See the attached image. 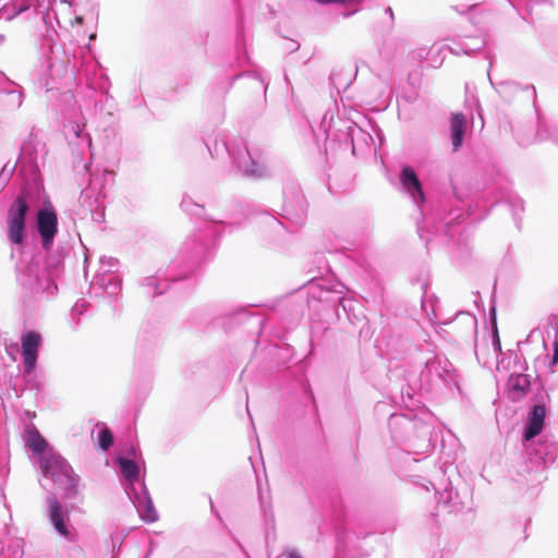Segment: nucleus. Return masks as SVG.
<instances>
[{
    "label": "nucleus",
    "mask_w": 558,
    "mask_h": 558,
    "mask_svg": "<svg viewBox=\"0 0 558 558\" xmlns=\"http://www.w3.org/2000/svg\"><path fill=\"white\" fill-rule=\"evenodd\" d=\"M221 228L220 221H206L204 227L189 238L184 244L185 256L180 262H174L165 276L157 272L154 276L145 277L142 287L148 296L163 294L169 288L170 281L186 278L203 262L209 258L216 247L217 239Z\"/></svg>",
    "instance_id": "nucleus-1"
},
{
    "label": "nucleus",
    "mask_w": 558,
    "mask_h": 558,
    "mask_svg": "<svg viewBox=\"0 0 558 558\" xmlns=\"http://www.w3.org/2000/svg\"><path fill=\"white\" fill-rule=\"evenodd\" d=\"M61 271L60 259L43 260L40 256L23 253L16 264V280L24 298L29 301L49 299L58 291L56 280Z\"/></svg>",
    "instance_id": "nucleus-2"
},
{
    "label": "nucleus",
    "mask_w": 558,
    "mask_h": 558,
    "mask_svg": "<svg viewBox=\"0 0 558 558\" xmlns=\"http://www.w3.org/2000/svg\"><path fill=\"white\" fill-rule=\"evenodd\" d=\"M213 158H229L233 170L248 180H260L269 175L267 153L258 142H207Z\"/></svg>",
    "instance_id": "nucleus-3"
},
{
    "label": "nucleus",
    "mask_w": 558,
    "mask_h": 558,
    "mask_svg": "<svg viewBox=\"0 0 558 558\" xmlns=\"http://www.w3.org/2000/svg\"><path fill=\"white\" fill-rule=\"evenodd\" d=\"M388 425L393 439L403 442L409 453L426 454L434 448L433 426L415 415L393 413Z\"/></svg>",
    "instance_id": "nucleus-4"
},
{
    "label": "nucleus",
    "mask_w": 558,
    "mask_h": 558,
    "mask_svg": "<svg viewBox=\"0 0 558 558\" xmlns=\"http://www.w3.org/2000/svg\"><path fill=\"white\" fill-rule=\"evenodd\" d=\"M99 149H105L104 142H75V147L72 148L74 169L82 173L90 172L88 187L83 193L92 192L96 198L106 196V187L111 185L114 179L111 170L104 169L99 173L98 169H90L93 162L101 163L102 157L97 153Z\"/></svg>",
    "instance_id": "nucleus-5"
},
{
    "label": "nucleus",
    "mask_w": 558,
    "mask_h": 558,
    "mask_svg": "<svg viewBox=\"0 0 558 558\" xmlns=\"http://www.w3.org/2000/svg\"><path fill=\"white\" fill-rule=\"evenodd\" d=\"M118 464L125 481V493L136 508L141 518L153 523L158 519L150 495L144 482L140 481V468L135 461L119 457Z\"/></svg>",
    "instance_id": "nucleus-6"
},
{
    "label": "nucleus",
    "mask_w": 558,
    "mask_h": 558,
    "mask_svg": "<svg viewBox=\"0 0 558 558\" xmlns=\"http://www.w3.org/2000/svg\"><path fill=\"white\" fill-rule=\"evenodd\" d=\"M37 463L44 477L63 490L64 498L72 499L76 496L80 477L59 452L48 449Z\"/></svg>",
    "instance_id": "nucleus-7"
},
{
    "label": "nucleus",
    "mask_w": 558,
    "mask_h": 558,
    "mask_svg": "<svg viewBox=\"0 0 558 558\" xmlns=\"http://www.w3.org/2000/svg\"><path fill=\"white\" fill-rule=\"evenodd\" d=\"M420 380L422 388L433 390L441 386L451 388L457 386V378L452 364L445 356L435 355L425 362L421 371Z\"/></svg>",
    "instance_id": "nucleus-8"
},
{
    "label": "nucleus",
    "mask_w": 558,
    "mask_h": 558,
    "mask_svg": "<svg viewBox=\"0 0 558 558\" xmlns=\"http://www.w3.org/2000/svg\"><path fill=\"white\" fill-rule=\"evenodd\" d=\"M286 220L295 227H301L307 218V201L298 186H291L284 191L282 215Z\"/></svg>",
    "instance_id": "nucleus-9"
},
{
    "label": "nucleus",
    "mask_w": 558,
    "mask_h": 558,
    "mask_svg": "<svg viewBox=\"0 0 558 558\" xmlns=\"http://www.w3.org/2000/svg\"><path fill=\"white\" fill-rule=\"evenodd\" d=\"M28 205L23 197H17L8 211V238L15 245H22L25 240L26 215Z\"/></svg>",
    "instance_id": "nucleus-10"
},
{
    "label": "nucleus",
    "mask_w": 558,
    "mask_h": 558,
    "mask_svg": "<svg viewBox=\"0 0 558 558\" xmlns=\"http://www.w3.org/2000/svg\"><path fill=\"white\" fill-rule=\"evenodd\" d=\"M36 231L39 235L41 247L49 252L58 233V216L51 204H46L37 211Z\"/></svg>",
    "instance_id": "nucleus-11"
},
{
    "label": "nucleus",
    "mask_w": 558,
    "mask_h": 558,
    "mask_svg": "<svg viewBox=\"0 0 558 558\" xmlns=\"http://www.w3.org/2000/svg\"><path fill=\"white\" fill-rule=\"evenodd\" d=\"M101 270L97 272L92 284L104 290L109 296H117L121 291V278L113 268L118 260L113 257L100 258Z\"/></svg>",
    "instance_id": "nucleus-12"
},
{
    "label": "nucleus",
    "mask_w": 558,
    "mask_h": 558,
    "mask_svg": "<svg viewBox=\"0 0 558 558\" xmlns=\"http://www.w3.org/2000/svg\"><path fill=\"white\" fill-rule=\"evenodd\" d=\"M23 373L31 375L35 368L38 359V350L41 345V336L36 331H28L21 337Z\"/></svg>",
    "instance_id": "nucleus-13"
},
{
    "label": "nucleus",
    "mask_w": 558,
    "mask_h": 558,
    "mask_svg": "<svg viewBox=\"0 0 558 558\" xmlns=\"http://www.w3.org/2000/svg\"><path fill=\"white\" fill-rule=\"evenodd\" d=\"M49 519L56 531L64 538L72 541L73 535L69 530L66 522L69 521V512L64 510L54 494L47 497Z\"/></svg>",
    "instance_id": "nucleus-14"
},
{
    "label": "nucleus",
    "mask_w": 558,
    "mask_h": 558,
    "mask_svg": "<svg viewBox=\"0 0 558 558\" xmlns=\"http://www.w3.org/2000/svg\"><path fill=\"white\" fill-rule=\"evenodd\" d=\"M400 183L404 193H407L417 208L425 202V195L421 181L412 167L405 166L400 173Z\"/></svg>",
    "instance_id": "nucleus-15"
},
{
    "label": "nucleus",
    "mask_w": 558,
    "mask_h": 558,
    "mask_svg": "<svg viewBox=\"0 0 558 558\" xmlns=\"http://www.w3.org/2000/svg\"><path fill=\"white\" fill-rule=\"evenodd\" d=\"M463 216L461 209H450L441 216L433 215L424 222L430 227V233L440 234L452 238L451 227L453 221H458Z\"/></svg>",
    "instance_id": "nucleus-16"
},
{
    "label": "nucleus",
    "mask_w": 558,
    "mask_h": 558,
    "mask_svg": "<svg viewBox=\"0 0 558 558\" xmlns=\"http://www.w3.org/2000/svg\"><path fill=\"white\" fill-rule=\"evenodd\" d=\"M546 416V409L543 404H535L527 416L526 426L524 429V440L530 441L534 439L543 429Z\"/></svg>",
    "instance_id": "nucleus-17"
},
{
    "label": "nucleus",
    "mask_w": 558,
    "mask_h": 558,
    "mask_svg": "<svg viewBox=\"0 0 558 558\" xmlns=\"http://www.w3.org/2000/svg\"><path fill=\"white\" fill-rule=\"evenodd\" d=\"M24 441L26 447H28L33 451V454L36 457V462L40 460V457L48 452V449H52L49 447L47 440L40 435L39 430L34 425L26 427L24 433Z\"/></svg>",
    "instance_id": "nucleus-18"
},
{
    "label": "nucleus",
    "mask_w": 558,
    "mask_h": 558,
    "mask_svg": "<svg viewBox=\"0 0 558 558\" xmlns=\"http://www.w3.org/2000/svg\"><path fill=\"white\" fill-rule=\"evenodd\" d=\"M557 446L556 444H538L530 451V457L537 463H542L544 465L551 464L557 459Z\"/></svg>",
    "instance_id": "nucleus-19"
},
{
    "label": "nucleus",
    "mask_w": 558,
    "mask_h": 558,
    "mask_svg": "<svg viewBox=\"0 0 558 558\" xmlns=\"http://www.w3.org/2000/svg\"><path fill=\"white\" fill-rule=\"evenodd\" d=\"M97 445L98 447L107 451L113 444V436L110 429L102 423H97Z\"/></svg>",
    "instance_id": "nucleus-20"
},
{
    "label": "nucleus",
    "mask_w": 558,
    "mask_h": 558,
    "mask_svg": "<svg viewBox=\"0 0 558 558\" xmlns=\"http://www.w3.org/2000/svg\"><path fill=\"white\" fill-rule=\"evenodd\" d=\"M500 201H504L506 203H508L511 211H512V215H513V219L517 220V217L520 213L524 211V205H523V201L518 197V196H514V195H511L509 193H505L500 196V199H496L492 206H494L495 204L499 203Z\"/></svg>",
    "instance_id": "nucleus-21"
},
{
    "label": "nucleus",
    "mask_w": 558,
    "mask_h": 558,
    "mask_svg": "<svg viewBox=\"0 0 558 558\" xmlns=\"http://www.w3.org/2000/svg\"><path fill=\"white\" fill-rule=\"evenodd\" d=\"M180 206L189 215L201 216L204 213V205L189 194L183 196Z\"/></svg>",
    "instance_id": "nucleus-22"
},
{
    "label": "nucleus",
    "mask_w": 558,
    "mask_h": 558,
    "mask_svg": "<svg viewBox=\"0 0 558 558\" xmlns=\"http://www.w3.org/2000/svg\"><path fill=\"white\" fill-rule=\"evenodd\" d=\"M466 128V120L462 113H454L451 119V138L452 140H462L464 135V130Z\"/></svg>",
    "instance_id": "nucleus-23"
},
{
    "label": "nucleus",
    "mask_w": 558,
    "mask_h": 558,
    "mask_svg": "<svg viewBox=\"0 0 558 558\" xmlns=\"http://www.w3.org/2000/svg\"><path fill=\"white\" fill-rule=\"evenodd\" d=\"M510 386L513 390L525 392L530 387V379L526 375L518 374L510 376Z\"/></svg>",
    "instance_id": "nucleus-24"
},
{
    "label": "nucleus",
    "mask_w": 558,
    "mask_h": 558,
    "mask_svg": "<svg viewBox=\"0 0 558 558\" xmlns=\"http://www.w3.org/2000/svg\"><path fill=\"white\" fill-rule=\"evenodd\" d=\"M264 222L267 228L277 235H281L286 231L283 222L272 215H266Z\"/></svg>",
    "instance_id": "nucleus-25"
},
{
    "label": "nucleus",
    "mask_w": 558,
    "mask_h": 558,
    "mask_svg": "<svg viewBox=\"0 0 558 558\" xmlns=\"http://www.w3.org/2000/svg\"><path fill=\"white\" fill-rule=\"evenodd\" d=\"M88 303L86 300L81 299L78 300L71 310V317L72 319H77L76 324H78V317L84 314V312L87 310Z\"/></svg>",
    "instance_id": "nucleus-26"
},
{
    "label": "nucleus",
    "mask_w": 558,
    "mask_h": 558,
    "mask_svg": "<svg viewBox=\"0 0 558 558\" xmlns=\"http://www.w3.org/2000/svg\"><path fill=\"white\" fill-rule=\"evenodd\" d=\"M354 318L361 323V328H360V331H359V335L361 338L363 339H369L372 337V330L369 328V325H368V322L366 319V317L363 315L362 317H357L354 315Z\"/></svg>",
    "instance_id": "nucleus-27"
},
{
    "label": "nucleus",
    "mask_w": 558,
    "mask_h": 558,
    "mask_svg": "<svg viewBox=\"0 0 558 558\" xmlns=\"http://www.w3.org/2000/svg\"><path fill=\"white\" fill-rule=\"evenodd\" d=\"M34 143L35 142H23V145L21 146V157L27 158L29 162H35L36 158L32 156L33 149H34Z\"/></svg>",
    "instance_id": "nucleus-28"
},
{
    "label": "nucleus",
    "mask_w": 558,
    "mask_h": 558,
    "mask_svg": "<svg viewBox=\"0 0 558 558\" xmlns=\"http://www.w3.org/2000/svg\"><path fill=\"white\" fill-rule=\"evenodd\" d=\"M453 490L452 488H446L442 492H437V501L439 505L449 506L452 501Z\"/></svg>",
    "instance_id": "nucleus-29"
},
{
    "label": "nucleus",
    "mask_w": 558,
    "mask_h": 558,
    "mask_svg": "<svg viewBox=\"0 0 558 558\" xmlns=\"http://www.w3.org/2000/svg\"><path fill=\"white\" fill-rule=\"evenodd\" d=\"M340 305L342 306L343 311L348 314L349 319H352L350 316V312L354 310L353 301L348 299H341Z\"/></svg>",
    "instance_id": "nucleus-30"
},
{
    "label": "nucleus",
    "mask_w": 558,
    "mask_h": 558,
    "mask_svg": "<svg viewBox=\"0 0 558 558\" xmlns=\"http://www.w3.org/2000/svg\"><path fill=\"white\" fill-rule=\"evenodd\" d=\"M558 364V337H555L554 343H553V355L550 361V367H554Z\"/></svg>",
    "instance_id": "nucleus-31"
},
{
    "label": "nucleus",
    "mask_w": 558,
    "mask_h": 558,
    "mask_svg": "<svg viewBox=\"0 0 558 558\" xmlns=\"http://www.w3.org/2000/svg\"><path fill=\"white\" fill-rule=\"evenodd\" d=\"M340 144H344V149H351L352 154L354 155L355 154V146H354V142H349V141H345V142H340Z\"/></svg>",
    "instance_id": "nucleus-32"
},
{
    "label": "nucleus",
    "mask_w": 558,
    "mask_h": 558,
    "mask_svg": "<svg viewBox=\"0 0 558 558\" xmlns=\"http://www.w3.org/2000/svg\"><path fill=\"white\" fill-rule=\"evenodd\" d=\"M493 347L496 352H498V353L501 352V344H500V340H499L498 336L493 340Z\"/></svg>",
    "instance_id": "nucleus-33"
},
{
    "label": "nucleus",
    "mask_w": 558,
    "mask_h": 558,
    "mask_svg": "<svg viewBox=\"0 0 558 558\" xmlns=\"http://www.w3.org/2000/svg\"><path fill=\"white\" fill-rule=\"evenodd\" d=\"M287 556L288 558H302L295 549L288 550Z\"/></svg>",
    "instance_id": "nucleus-34"
},
{
    "label": "nucleus",
    "mask_w": 558,
    "mask_h": 558,
    "mask_svg": "<svg viewBox=\"0 0 558 558\" xmlns=\"http://www.w3.org/2000/svg\"><path fill=\"white\" fill-rule=\"evenodd\" d=\"M7 353L12 355L13 351H17V344H11L10 347H7Z\"/></svg>",
    "instance_id": "nucleus-35"
},
{
    "label": "nucleus",
    "mask_w": 558,
    "mask_h": 558,
    "mask_svg": "<svg viewBox=\"0 0 558 558\" xmlns=\"http://www.w3.org/2000/svg\"><path fill=\"white\" fill-rule=\"evenodd\" d=\"M462 143L463 142H452V144H453L452 150L457 151L460 148V146L462 145Z\"/></svg>",
    "instance_id": "nucleus-36"
},
{
    "label": "nucleus",
    "mask_w": 558,
    "mask_h": 558,
    "mask_svg": "<svg viewBox=\"0 0 558 558\" xmlns=\"http://www.w3.org/2000/svg\"><path fill=\"white\" fill-rule=\"evenodd\" d=\"M417 231L420 233V236L423 239L424 238V235L422 233L423 232V227L420 223L417 225Z\"/></svg>",
    "instance_id": "nucleus-37"
},
{
    "label": "nucleus",
    "mask_w": 558,
    "mask_h": 558,
    "mask_svg": "<svg viewBox=\"0 0 558 558\" xmlns=\"http://www.w3.org/2000/svg\"><path fill=\"white\" fill-rule=\"evenodd\" d=\"M475 211L473 210L472 206H469V215H473Z\"/></svg>",
    "instance_id": "nucleus-38"
},
{
    "label": "nucleus",
    "mask_w": 558,
    "mask_h": 558,
    "mask_svg": "<svg viewBox=\"0 0 558 558\" xmlns=\"http://www.w3.org/2000/svg\"><path fill=\"white\" fill-rule=\"evenodd\" d=\"M130 453H131L132 456H135V448H132Z\"/></svg>",
    "instance_id": "nucleus-39"
}]
</instances>
